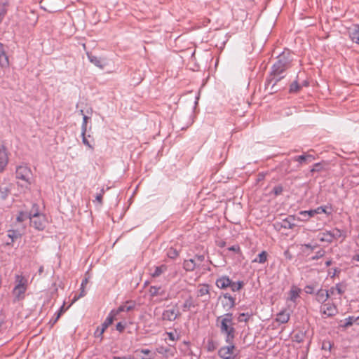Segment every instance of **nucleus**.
<instances>
[{
  "instance_id": "b1692460",
  "label": "nucleus",
  "mask_w": 359,
  "mask_h": 359,
  "mask_svg": "<svg viewBox=\"0 0 359 359\" xmlns=\"http://www.w3.org/2000/svg\"><path fill=\"white\" fill-rule=\"evenodd\" d=\"M290 319V314L285 311H281L277 314L276 321L280 323H286Z\"/></svg>"
},
{
  "instance_id": "de8ad7c7",
  "label": "nucleus",
  "mask_w": 359,
  "mask_h": 359,
  "mask_svg": "<svg viewBox=\"0 0 359 359\" xmlns=\"http://www.w3.org/2000/svg\"><path fill=\"white\" fill-rule=\"evenodd\" d=\"M283 188L281 185H277L273 188L272 192L276 195H280L282 194Z\"/></svg>"
},
{
  "instance_id": "ea45409f",
  "label": "nucleus",
  "mask_w": 359,
  "mask_h": 359,
  "mask_svg": "<svg viewBox=\"0 0 359 359\" xmlns=\"http://www.w3.org/2000/svg\"><path fill=\"white\" fill-rule=\"evenodd\" d=\"M323 170V165L320 163H315L310 170L309 173L312 176L316 172H320Z\"/></svg>"
},
{
  "instance_id": "393cba45",
  "label": "nucleus",
  "mask_w": 359,
  "mask_h": 359,
  "mask_svg": "<svg viewBox=\"0 0 359 359\" xmlns=\"http://www.w3.org/2000/svg\"><path fill=\"white\" fill-rule=\"evenodd\" d=\"M9 65V60L4 48L0 50V66L2 68L7 67Z\"/></svg>"
},
{
  "instance_id": "69168bd1",
  "label": "nucleus",
  "mask_w": 359,
  "mask_h": 359,
  "mask_svg": "<svg viewBox=\"0 0 359 359\" xmlns=\"http://www.w3.org/2000/svg\"><path fill=\"white\" fill-rule=\"evenodd\" d=\"M163 347L158 348H157V351H158L159 353H163Z\"/></svg>"
},
{
  "instance_id": "6ab92c4d",
  "label": "nucleus",
  "mask_w": 359,
  "mask_h": 359,
  "mask_svg": "<svg viewBox=\"0 0 359 359\" xmlns=\"http://www.w3.org/2000/svg\"><path fill=\"white\" fill-rule=\"evenodd\" d=\"M210 290L208 285H201L199 286V288L197 290V297H205V299L203 302H208L210 297L209 295Z\"/></svg>"
},
{
  "instance_id": "412c9836",
  "label": "nucleus",
  "mask_w": 359,
  "mask_h": 359,
  "mask_svg": "<svg viewBox=\"0 0 359 359\" xmlns=\"http://www.w3.org/2000/svg\"><path fill=\"white\" fill-rule=\"evenodd\" d=\"M345 290L346 285L344 283H337L334 287H332L328 291L330 295L334 294L335 291H337L339 294H342L344 293Z\"/></svg>"
},
{
  "instance_id": "e433bc0d",
  "label": "nucleus",
  "mask_w": 359,
  "mask_h": 359,
  "mask_svg": "<svg viewBox=\"0 0 359 359\" xmlns=\"http://www.w3.org/2000/svg\"><path fill=\"white\" fill-rule=\"evenodd\" d=\"M167 255L169 258L175 259L179 256V252L176 249L170 248L168 250Z\"/></svg>"
},
{
  "instance_id": "5701e85b",
  "label": "nucleus",
  "mask_w": 359,
  "mask_h": 359,
  "mask_svg": "<svg viewBox=\"0 0 359 359\" xmlns=\"http://www.w3.org/2000/svg\"><path fill=\"white\" fill-rule=\"evenodd\" d=\"M294 218L292 216H289L288 217L284 219L281 224V227L287 229H292L294 227L295 224H294Z\"/></svg>"
},
{
  "instance_id": "1a4fd4ad",
  "label": "nucleus",
  "mask_w": 359,
  "mask_h": 359,
  "mask_svg": "<svg viewBox=\"0 0 359 359\" xmlns=\"http://www.w3.org/2000/svg\"><path fill=\"white\" fill-rule=\"evenodd\" d=\"M320 311L326 317H332L337 315L338 309L334 304L328 302L320 306Z\"/></svg>"
},
{
  "instance_id": "c9c22d12",
  "label": "nucleus",
  "mask_w": 359,
  "mask_h": 359,
  "mask_svg": "<svg viewBox=\"0 0 359 359\" xmlns=\"http://www.w3.org/2000/svg\"><path fill=\"white\" fill-rule=\"evenodd\" d=\"M301 86L298 83L297 81H294L290 86L289 92L290 93H296L301 89Z\"/></svg>"
},
{
  "instance_id": "79ce46f5",
  "label": "nucleus",
  "mask_w": 359,
  "mask_h": 359,
  "mask_svg": "<svg viewBox=\"0 0 359 359\" xmlns=\"http://www.w3.org/2000/svg\"><path fill=\"white\" fill-rule=\"evenodd\" d=\"M346 323L344 325H341L344 328H347L350 326H351L355 323V317L353 316H349L347 318H346Z\"/></svg>"
},
{
  "instance_id": "09e8293b",
  "label": "nucleus",
  "mask_w": 359,
  "mask_h": 359,
  "mask_svg": "<svg viewBox=\"0 0 359 359\" xmlns=\"http://www.w3.org/2000/svg\"><path fill=\"white\" fill-rule=\"evenodd\" d=\"M81 293L79 294V295H76V294L74 297V298H73V299H72V301L71 302V304H73L74 302H76L80 297L85 296L86 292L84 291V288L83 287V288H81Z\"/></svg>"
},
{
  "instance_id": "3c124183",
  "label": "nucleus",
  "mask_w": 359,
  "mask_h": 359,
  "mask_svg": "<svg viewBox=\"0 0 359 359\" xmlns=\"http://www.w3.org/2000/svg\"><path fill=\"white\" fill-rule=\"evenodd\" d=\"M302 247L306 248V250L313 251L317 247H318V245L316 244L314 245H312L308 243V244L302 245Z\"/></svg>"
},
{
  "instance_id": "4d7b16f0",
  "label": "nucleus",
  "mask_w": 359,
  "mask_h": 359,
  "mask_svg": "<svg viewBox=\"0 0 359 359\" xmlns=\"http://www.w3.org/2000/svg\"><path fill=\"white\" fill-rule=\"evenodd\" d=\"M305 292L307 294H313L314 287L312 285H306L304 288Z\"/></svg>"
},
{
  "instance_id": "0eeeda50",
  "label": "nucleus",
  "mask_w": 359,
  "mask_h": 359,
  "mask_svg": "<svg viewBox=\"0 0 359 359\" xmlns=\"http://www.w3.org/2000/svg\"><path fill=\"white\" fill-rule=\"evenodd\" d=\"M316 159V157L309 152H304L302 155L295 156L291 160L298 163V167L307 165Z\"/></svg>"
},
{
  "instance_id": "39448f33",
  "label": "nucleus",
  "mask_w": 359,
  "mask_h": 359,
  "mask_svg": "<svg viewBox=\"0 0 359 359\" xmlns=\"http://www.w3.org/2000/svg\"><path fill=\"white\" fill-rule=\"evenodd\" d=\"M16 178L21 180L28 184H31L32 172L31 169L25 165H19L15 171Z\"/></svg>"
},
{
  "instance_id": "49530a36",
  "label": "nucleus",
  "mask_w": 359,
  "mask_h": 359,
  "mask_svg": "<svg viewBox=\"0 0 359 359\" xmlns=\"http://www.w3.org/2000/svg\"><path fill=\"white\" fill-rule=\"evenodd\" d=\"M325 255V251L323 249H320V250H318V252H316V255L314 256H313L311 259L314 261V260H318V259L320 258H322L323 257H324V255Z\"/></svg>"
},
{
  "instance_id": "603ef678",
  "label": "nucleus",
  "mask_w": 359,
  "mask_h": 359,
  "mask_svg": "<svg viewBox=\"0 0 359 359\" xmlns=\"http://www.w3.org/2000/svg\"><path fill=\"white\" fill-rule=\"evenodd\" d=\"M82 136V141H83V143L88 146L89 148L90 149H93V146L90 144L89 141L88 140L86 136V133H83V135H81Z\"/></svg>"
},
{
  "instance_id": "37998d69",
  "label": "nucleus",
  "mask_w": 359,
  "mask_h": 359,
  "mask_svg": "<svg viewBox=\"0 0 359 359\" xmlns=\"http://www.w3.org/2000/svg\"><path fill=\"white\" fill-rule=\"evenodd\" d=\"M251 316V314H250L249 313H242L239 315L238 318V320L239 322H248V319L250 318V317Z\"/></svg>"
},
{
  "instance_id": "864d4df0",
  "label": "nucleus",
  "mask_w": 359,
  "mask_h": 359,
  "mask_svg": "<svg viewBox=\"0 0 359 359\" xmlns=\"http://www.w3.org/2000/svg\"><path fill=\"white\" fill-rule=\"evenodd\" d=\"M60 318V313H56L55 317L52 318L49 321V324L50 325V327H53L56 323V322L59 320Z\"/></svg>"
},
{
  "instance_id": "ddd939ff",
  "label": "nucleus",
  "mask_w": 359,
  "mask_h": 359,
  "mask_svg": "<svg viewBox=\"0 0 359 359\" xmlns=\"http://www.w3.org/2000/svg\"><path fill=\"white\" fill-rule=\"evenodd\" d=\"M11 184L4 180L0 182V198L2 200H6L11 191Z\"/></svg>"
},
{
  "instance_id": "6e6552de",
  "label": "nucleus",
  "mask_w": 359,
  "mask_h": 359,
  "mask_svg": "<svg viewBox=\"0 0 359 359\" xmlns=\"http://www.w3.org/2000/svg\"><path fill=\"white\" fill-rule=\"evenodd\" d=\"M236 349L235 346L231 344H229L228 346L221 347L218 351V355L222 359H233L234 356L233 351Z\"/></svg>"
},
{
  "instance_id": "4be33fe9",
  "label": "nucleus",
  "mask_w": 359,
  "mask_h": 359,
  "mask_svg": "<svg viewBox=\"0 0 359 359\" xmlns=\"http://www.w3.org/2000/svg\"><path fill=\"white\" fill-rule=\"evenodd\" d=\"M149 293L151 297L163 296L165 291L161 287L151 286L149 288Z\"/></svg>"
},
{
  "instance_id": "bf43d9fd",
  "label": "nucleus",
  "mask_w": 359,
  "mask_h": 359,
  "mask_svg": "<svg viewBox=\"0 0 359 359\" xmlns=\"http://www.w3.org/2000/svg\"><path fill=\"white\" fill-rule=\"evenodd\" d=\"M340 272H341V270L339 269H338V268L334 269V271H333L332 275H331V278H333L336 275H338L339 273H340Z\"/></svg>"
},
{
  "instance_id": "dca6fc26",
  "label": "nucleus",
  "mask_w": 359,
  "mask_h": 359,
  "mask_svg": "<svg viewBox=\"0 0 359 359\" xmlns=\"http://www.w3.org/2000/svg\"><path fill=\"white\" fill-rule=\"evenodd\" d=\"M135 304L132 301H127L125 304L121 305L116 311H114L112 315L116 316L121 312H128L135 308Z\"/></svg>"
},
{
  "instance_id": "e2e57ef3",
  "label": "nucleus",
  "mask_w": 359,
  "mask_h": 359,
  "mask_svg": "<svg viewBox=\"0 0 359 359\" xmlns=\"http://www.w3.org/2000/svg\"><path fill=\"white\" fill-rule=\"evenodd\" d=\"M168 334L170 339L175 340L174 334L172 332H168Z\"/></svg>"
},
{
  "instance_id": "9b49d317",
  "label": "nucleus",
  "mask_w": 359,
  "mask_h": 359,
  "mask_svg": "<svg viewBox=\"0 0 359 359\" xmlns=\"http://www.w3.org/2000/svg\"><path fill=\"white\" fill-rule=\"evenodd\" d=\"M236 299L230 294L226 293L223 294V298L221 300V304L225 311H229L235 306Z\"/></svg>"
},
{
  "instance_id": "aec40b11",
  "label": "nucleus",
  "mask_w": 359,
  "mask_h": 359,
  "mask_svg": "<svg viewBox=\"0 0 359 359\" xmlns=\"http://www.w3.org/2000/svg\"><path fill=\"white\" fill-rule=\"evenodd\" d=\"M330 297L329 291L327 290L320 289L316 294V299L318 302L323 304Z\"/></svg>"
},
{
  "instance_id": "58836bf2",
  "label": "nucleus",
  "mask_w": 359,
  "mask_h": 359,
  "mask_svg": "<svg viewBox=\"0 0 359 359\" xmlns=\"http://www.w3.org/2000/svg\"><path fill=\"white\" fill-rule=\"evenodd\" d=\"M8 236L11 238V241L13 242L15 239L20 238L21 234L15 230H9Z\"/></svg>"
},
{
  "instance_id": "a878e982",
  "label": "nucleus",
  "mask_w": 359,
  "mask_h": 359,
  "mask_svg": "<svg viewBox=\"0 0 359 359\" xmlns=\"http://www.w3.org/2000/svg\"><path fill=\"white\" fill-rule=\"evenodd\" d=\"M168 269V266L165 264H162L154 268V271L151 273V276L156 278L160 276L161 274L165 273Z\"/></svg>"
},
{
  "instance_id": "f704fd0d",
  "label": "nucleus",
  "mask_w": 359,
  "mask_h": 359,
  "mask_svg": "<svg viewBox=\"0 0 359 359\" xmlns=\"http://www.w3.org/2000/svg\"><path fill=\"white\" fill-rule=\"evenodd\" d=\"M244 283L243 281H237V282H233L231 280V284L230 285L231 290L233 292L239 291L243 286Z\"/></svg>"
},
{
  "instance_id": "a211bd4d",
  "label": "nucleus",
  "mask_w": 359,
  "mask_h": 359,
  "mask_svg": "<svg viewBox=\"0 0 359 359\" xmlns=\"http://www.w3.org/2000/svg\"><path fill=\"white\" fill-rule=\"evenodd\" d=\"M27 289V287H18L15 286L12 293L15 297V301H20L25 298V293Z\"/></svg>"
},
{
  "instance_id": "72a5a7b5",
  "label": "nucleus",
  "mask_w": 359,
  "mask_h": 359,
  "mask_svg": "<svg viewBox=\"0 0 359 359\" xmlns=\"http://www.w3.org/2000/svg\"><path fill=\"white\" fill-rule=\"evenodd\" d=\"M299 215L302 216V220H308L316 215V212H314V210L301 211Z\"/></svg>"
},
{
  "instance_id": "774afa93",
  "label": "nucleus",
  "mask_w": 359,
  "mask_h": 359,
  "mask_svg": "<svg viewBox=\"0 0 359 359\" xmlns=\"http://www.w3.org/2000/svg\"><path fill=\"white\" fill-rule=\"evenodd\" d=\"M113 359H128L126 357H114Z\"/></svg>"
},
{
  "instance_id": "423d86ee",
  "label": "nucleus",
  "mask_w": 359,
  "mask_h": 359,
  "mask_svg": "<svg viewBox=\"0 0 359 359\" xmlns=\"http://www.w3.org/2000/svg\"><path fill=\"white\" fill-rule=\"evenodd\" d=\"M181 313L179 311L177 304H176L172 309H166L163 312L162 319L163 320L174 321L180 318Z\"/></svg>"
},
{
  "instance_id": "a18cd8bd",
  "label": "nucleus",
  "mask_w": 359,
  "mask_h": 359,
  "mask_svg": "<svg viewBox=\"0 0 359 359\" xmlns=\"http://www.w3.org/2000/svg\"><path fill=\"white\" fill-rule=\"evenodd\" d=\"M217 348L216 343L212 340H208L207 344V350L209 352L214 351Z\"/></svg>"
},
{
  "instance_id": "c85d7f7f",
  "label": "nucleus",
  "mask_w": 359,
  "mask_h": 359,
  "mask_svg": "<svg viewBox=\"0 0 359 359\" xmlns=\"http://www.w3.org/2000/svg\"><path fill=\"white\" fill-rule=\"evenodd\" d=\"M330 231L332 240L338 239L341 237H342L343 239H344L346 238V233L339 229L336 228Z\"/></svg>"
},
{
  "instance_id": "338daca9",
  "label": "nucleus",
  "mask_w": 359,
  "mask_h": 359,
  "mask_svg": "<svg viewBox=\"0 0 359 359\" xmlns=\"http://www.w3.org/2000/svg\"><path fill=\"white\" fill-rule=\"evenodd\" d=\"M355 323H356L358 325H359V316L356 318H355Z\"/></svg>"
},
{
  "instance_id": "5fc2aeb1",
  "label": "nucleus",
  "mask_w": 359,
  "mask_h": 359,
  "mask_svg": "<svg viewBox=\"0 0 359 359\" xmlns=\"http://www.w3.org/2000/svg\"><path fill=\"white\" fill-rule=\"evenodd\" d=\"M229 251H233L237 253H239L241 252V248L238 245H234L228 248Z\"/></svg>"
},
{
  "instance_id": "c756f323",
  "label": "nucleus",
  "mask_w": 359,
  "mask_h": 359,
  "mask_svg": "<svg viewBox=\"0 0 359 359\" xmlns=\"http://www.w3.org/2000/svg\"><path fill=\"white\" fill-rule=\"evenodd\" d=\"M8 6V2L0 3V24L2 22L7 13Z\"/></svg>"
},
{
  "instance_id": "473e14b6",
  "label": "nucleus",
  "mask_w": 359,
  "mask_h": 359,
  "mask_svg": "<svg viewBox=\"0 0 359 359\" xmlns=\"http://www.w3.org/2000/svg\"><path fill=\"white\" fill-rule=\"evenodd\" d=\"M30 217H31V212L20 211L16 217V220L18 222H22L26 220L27 219H30Z\"/></svg>"
},
{
  "instance_id": "f03ea898",
  "label": "nucleus",
  "mask_w": 359,
  "mask_h": 359,
  "mask_svg": "<svg viewBox=\"0 0 359 359\" xmlns=\"http://www.w3.org/2000/svg\"><path fill=\"white\" fill-rule=\"evenodd\" d=\"M217 323H219L221 334L225 335V341L231 344L235 338L236 330L233 327V313H226L217 318Z\"/></svg>"
},
{
  "instance_id": "680f3d73",
  "label": "nucleus",
  "mask_w": 359,
  "mask_h": 359,
  "mask_svg": "<svg viewBox=\"0 0 359 359\" xmlns=\"http://www.w3.org/2000/svg\"><path fill=\"white\" fill-rule=\"evenodd\" d=\"M88 283V278H85L84 280H83L82 283H81V288H84V286L85 285H86Z\"/></svg>"
},
{
  "instance_id": "4468645a",
  "label": "nucleus",
  "mask_w": 359,
  "mask_h": 359,
  "mask_svg": "<svg viewBox=\"0 0 359 359\" xmlns=\"http://www.w3.org/2000/svg\"><path fill=\"white\" fill-rule=\"evenodd\" d=\"M348 35L351 40L357 44H359V25L354 24L348 29Z\"/></svg>"
},
{
  "instance_id": "9d476101",
  "label": "nucleus",
  "mask_w": 359,
  "mask_h": 359,
  "mask_svg": "<svg viewBox=\"0 0 359 359\" xmlns=\"http://www.w3.org/2000/svg\"><path fill=\"white\" fill-rule=\"evenodd\" d=\"M114 313V311H111V312L109 313V315L107 317L104 322L102 324L101 327H98L95 332V336L96 337H101L102 336V334L105 331V330L113 323L114 321V315L112 313Z\"/></svg>"
},
{
  "instance_id": "052dcab7",
  "label": "nucleus",
  "mask_w": 359,
  "mask_h": 359,
  "mask_svg": "<svg viewBox=\"0 0 359 359\" xmlns=\"http://www.w3.org/2000/svg\"><path fill=\"white\" fill-rule=\"evenodd\" d=\"M65 311V304L60 307L57 313H60V316Z\"/></svg>"
},
{
  "instance_id": "2eb2a0df",
  "label": "nucleus",
  "mask_w": 359,
  "mask_h": 359,
  "mask_svg": "<svg viewBox=\"0 0 359 359\" xmlns=\"http://www.w3.org/2000/svg\"><path fill=\"white\" fill-rule=\"evenodd\" d=\"M87 56L91 63H93L101 69H103L104 67L107 65V62H105V60L100 57L95 56L88 53H87Z\"/></svg>"
},
{
  "instance_id": "f8f14e48",
  "label": "nucleus",
  "mask_w": 359,
  "mask_h": 359,
  "mask_svg": "<svg viewBox=\"0 0 359 359\" xmlns=\"http://www.w3.org/2000/svg\"><path fill=\"white\" fill-rule=\"evenodd\" d=\"M8 163V155L6 147L0 144V172H2Z\"/></svg>"
},
{
  "instance_id": "20e7f679",
  "label": "nucleus",
  "mask_w": 359,
  "mask_h": 359,
  "mask_svg": "<svg viewBox=\"0 0 359 359\" xmlns=\"http://www.w3.org/2000/svg\"><path fill=\"white\" fill-rule=\"evenodd\" d=\"M204 260V255H196L192 259L184 260L183 267L187 271H193L196 269L199 268Z\"/></svg>"
},
{
  "instance_id": "7ed1b4c3",
  "label": "nucleus",
  "mask_w": 359,
  "mask_h": 359,
  "mask_svg": "<svg viewBox=\"0 0 359 359\" xmlns=\"http://www.w3.org/2000/svg\"><path fill=\"white\" fill-rule=\"evenodd\" d=\"M34 208H36V212H31L30 222L31 226H34L36 229L42 231L46 227V216L40 214L39 212V205L34 203Z\"/></svg>"
},
{
  "instance_id": "f257e3e1",
  "label": "nucleus",
  "mask_w": 359,
  "mask_h": 359,
  "mask_svg": "<svg viewBox=\"0 0 359 359\" xmlns=\"http://www.w3.org/2000/svg\"><path fill=\"white\" fill-rule=\"evenodd\" d=\"M292 59L290 53H283L278 57L277 61L273 65L269 78L266 81V88L271 86V93L277 92L280 88H276L278 82L285 76L282 75L291 66Z\"/></svg>"
},
{
  "instance_id": "13d9d810",
  "label": "nucleus",
  "mask_w": 359,
  "mask_h": 359,
  "mask_svg": "<svg viewBox=\"0 0 359 359\" xmlns=\"http://www.w3.org/2000/svg\"><path fill=\"white\" fill-rule=\"evenodd\" d=\"M95 199H96V201H98L100 204H102V193H100V194H97Z\"/></svg>"
},
{
  "instance_id": "7c9ffc66",
  "label": "nucleus",
  "mask_w": 359,
  "mask_h": 359,
  "mask_svg": "<svg viewBox=\"0 0 359 359\" xmlns=\"http://www.w3.org/2000/svg\"><path fill=\"white\" fill-rule=\"evenodd\" d=\"M301 290L296 286H292L290 291V299L292 302H294L296 299L299 297V292Z\"/></svg>"
},
{
  "instance_id": "6e6d98bb",
  "label": "nucleus",
  "mask_w": 359,
  "mask_h": 359,
  "mask_svg": "<svg viewBox=\"0 0 359 359\" xmlns=\"http://www.w3.org/2000/svg\"><path fill=\"white\" fill-rule=\"evenodd\" d=\"M314 212H316V214H320V213H325L327 214L326 210L323 207L320 206L314 210Z\"/></svg>"
},
{
  "instance_id": "cd10ccee",
  "label": "nucleus",
  "mask_w": 359,
  "mask_h": 359,
  "mask_svg": "<svg viewBox=\"0 0 359 359\" xmlns=\"http://www.w3.org/2000/svg\"><path fill=\"white\" fill-rule=\"evenodd\" d=\"M15 286L27 287V279L22 275H15Z\"/></svg>"
},
{
  "instance_id": "0e129e2a",
  "label": "nucleus",
  "mask_w": 359,
  "mask_h": 359,
  "mask_svg": "<svg viewBox=\"0 0 359 359\" xmlns=\"http://www.w3.org/2000/svg\"><path fill=\"white\" fill-rule=\"evenodd\" d=\"M332 260H328L325 262V266L327 267V266H330L331 264H332Z\"/></svg>"
},
{
  "instance_id": "4c0bfd02",
  "label": "nucleus",
  "mask_w": 359,
  "mask_h": 359,
  "mask_svg": "<svg viewBox=\"0 0 359 359\" xmlns=\"http://www.w3.org/2000/svg\"><path fill=\"white\" fill-rule=\"evenodd\" d=\"M139 351L145 355L142 359H154L155 357V353H151L149 349H140Z\"/></svg>"
},
{
  "instance_id": "c03bdc74",
  "label": "nucleus",
  "mask_w": 359,
  "mask_h": 359,
  "mask_svg": "<svg viewBox=\"0 0 359 359\" xmlns=\"http://www.w3.org/2000/svg\"><path fill=\"white\" fill-rule=\"evenodd\" d=\"M88 119H89L88 116H87L86 115H83V123H82V126H81V135H83V133H86V131H87V122H88Z\"/></svg>"
},
{
  "instance_id": "2f4dec72",
  "label": "nucleus",
  "mask_w": 359,
  "mask_h": 359,
  "mask_svg": "<svg viewBox=\"0 0 359 359\" xmlns=\"http://www.w3.org/2000/svg\"><path fill=\"white\" fill-rule=\"evenodd\" d=\"M268 254L266 251H262L259 253L257 258H255L252 262H258L259 264H264L267 261Z\"/></svg>"
},
{
  "instance_id": "a19ab883",
  "label": "nucleus",
  "mask_w": 359,
  "mask_h": 359,
  "mask_svg": "<svg viewBox=\"0 0 359 359\" xmlns=\"http://www.w3.org/2000/svg\"><path fill=\"white\" fill-rule=\"evenodd\" d=\"M183 310L187 311L189 310L191 307H194V305L192 302L191 297H190L189 299H186L184 303L183 304Z\"/></svg>"
},
{
  "instance_id": "bb28decb",
  "label": "nucleus",
  "mask_w": 359,
  "mask_h": 359,
  "mask_svg": "<svg viewBox=\"0 0 359 359\" xmlns=\"http://www.w3.org/2000/svg\"><path fill=\"white\" fill-rule=\"evenodd\" d=\"M318 239L320 242H327V243H332L333 241L330 231H326L325 232H323L320 233L318 236Z\"/></svg>"
},
{
  "instance_id": "f3484780",
  "label": "nucleus",
  "mask_w": 359,
  "mask_h": 359,
  "mask_svg": "<svg viewBox=\"0 0 359 359\" xmlns=\"http://www.w3.org/2000/svg\"><path fill=\"white\" fill-rule=\"evenodd\" d=\"M217 287L220 289H226L230 287L231 284V280L226 276H223L218 278L215 283Z\"/></svg>"
},
{
  "instance_id": "8fccbe9b",
  "label": "nucleus",
  "mask_w": 359,
  "mask_h": 359,
  "mask_svg": "<svg viewBox=\"0 0 359 359\" xmlns=\"http://www.w3.org/2000/svg\"><path fill=\"white\" fill-rule=\"evenodd\" d=\"M126 323H123L122 322H119L116 324V329L119 332H123L126 328Z\"/></svg>"
}]
</instances>
